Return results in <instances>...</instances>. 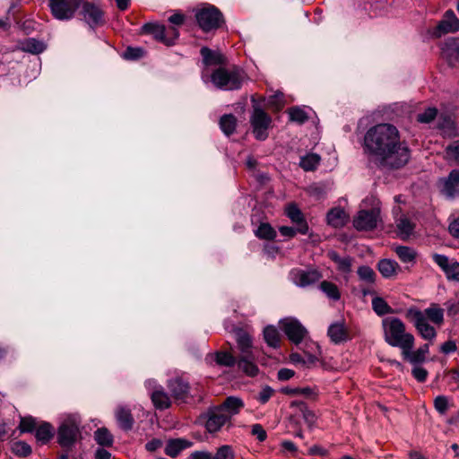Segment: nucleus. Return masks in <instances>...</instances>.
Masks as SVG:
<instances>
[{"label":"nucleus","mask_w":459,"mask_h":459,"mask_svg":"<svg viewBox=\"0 0 459 459\" xmlns=\"http://www.w3.org/2000/svg\"><path fill=\"white\" fill-rule=\"evenodd\" d=\"M364 152L380 168L398 169L405 166L410 150L401 140L398 129L391 124H378L370 127L364 136Z\"/></svg>","instance_id":"1"},{"label":"nucleus","mask_w":459,"mask_h":459,"mask_svg":"<svg viewBox=\"0 0 459 459\" xmlns=\"http://www.w3.org/2000/svg\"><path fill=\"white\" fill-rule=\"evenodd\" d=\"M384 336L385 342L402 351L414 344V337L407 333L405 325L397 317H388L383 320Z\"/></svg>","instance_id":"2"},{"label":"nucleus","mask_w":459,"mask_h":459,"mask_svg":"<svg viewBox=\"0 0 459 459\" xmlns=\"http://www.w3.org/2000/svg\"><path fill=\"white\" fill-rule=\"evenodd\" d=\"M82 420L79 415L66 416L57 429V442L65 448H71L82 438Z\"/></svg>","instance_id":"3"},{"label":"nucleus","mask_w":459,"mask_h":459,"mask_svg":"<svg viewBox=\"0 0 459 459\" xmlns=\"http://www.w3.org/2000/svg\"><path fill=\"white\" fill-rule=\"evenodd\" d=\"M245 78V73L238 67L230 69L220 67L211 75V80L215 87L224 91L239 89Z\"/></svg>","instance_id":"4"},{"label":"nucleus","mask_w":459,"mask_h":459,"mask_svg":"<svg viewBox=\"0 0 459 459\" xmlns=\"http://www.w3.org/2000/svg\"><path fill=\"white\" fill-rule=\"evenodd\" d=\"M83 0H48L51 14L59 21L74 18Z\"/></svg>","instance_id":"5"},{"label":"nucleus","mask_w":459,"mask_h":459,"mask_svg":"<svg viewBox=\"0 0 459 459\" xmlns=\"http://www.w3.org/2000/svg\"><path fill=\"white\" fill-rule=\"evenodd\" d=\"M195 17L199 26L204 31L215 30L223 22L222 13L214 6L200 9Z\"/></svg>","instance_id":"6"},{"label":"nucleus","mask_w":459,"mask_h":459,"mask_svg":"<svg viewBox=\"0 0 459 459\" xmlns=\"http://www.w3.org/2000/svg\"><path fill=\"white\" fill-rule=\"evenodd\" d=\"M80 7V15L82 17V19L91 29L101 26L105 23L104 13L98 4L83 0Z\"/></svg>","instance_id":"7"},{"label":"nucleus","mask_w":459,"mask_h":459,"mask_svg":"<svg viewBox=\"0 0 459 459\" xmlns=\"http://www.w3.org/2000/svg\"><path fill=\"white\" fill-rule=\"evenodd\" d=\"M250 123L255 138L265 140L268 136L267 129L272 123L270 116L262 108H255L250 118Z\"/></svg>","instance_id":"8"},{"label":"nucleus","mask_w":459,"mask_h":459,"mask_svg":"<svg viewBox=\"0 0 459 459\" xmlns=\"http://www.w3.org/2000/svg\"><path fill=\"white\" fill-rule=\"evenodd\" d=\"M380 211L377 208L361 210L353 219V226L358 230H372L377 226Z\"/></svg>","instance_id":"9"},{"label":"nucleus","mask_w":459,"mask_h":459,"mask_svg":"<svg viewBox=\"0 0 459 459\" xmlns=\"http://www.w3.org/2000/svg\"><path fill=\"white\" fill-rule=\"evenodd\" d=\"M408 317L413 323L415 328L420 336L428 341H432L437 335V332L433 326H431L427 320L424 319L423 316L419 309H410L408 311Z\"/></svg>","instance_id":"10"},{"label":"nucleus","mask_w":459,"mask_h":459,"mask_svg":"<svg viewBox=\"0 0 459 459\" xmlns=\"http://www.w3.org/2000/svg\"><path fill=\"white\" fill-rule=\"evenodd\" d=\"M440 193L447 199H455L459 196V170L453 169L446 178L438 181Z\"/></svg>","instance_id":"11"},{"label":"nucleus","mask_w":459,"mask_h":459,"mask_svg":"<svg viewBox=\"0 0 459 459\" xmlns=\"http://www.w3.org/2000/svg\"><path fill=\"white\" fill-rule=\"evenodd\" d=\"M205 429L209 433L218 432L229 421V417L218 406L210 408L204 415Z\"/></svg>","instance_id":"12"},{"label":"nucleus","mask_w":459,"mask_h":459,"mask_svg":"<svg viewBox=\"0 0 459 459\" xmlns=\"http://www.w3.org/2000/svg\"><path fill=\"white\" fill-rule=\"evenodd\" d=\"M280 325L289 340L295 344L301 342L307 333L306 328L295 318H285Z\"/></svg>","instance_id":"13"},{"label":"nucleus","mask_w":459,"mask_h":459,"mask_svg":"<svg viewBox=\"0 0 459 459\" xmlns=\"http://www.w3.org/2000/svg\"><path fill=\"white\" fill-rule=\"evenodd\" d=\"M145 386L152 392L151 399L156 409L164 410L170 406V398L163 388L156 384L153 379L145 382Z\"/></svg>","instance_id":"14"},{"label":"nucleus","mask_w":459,"mask_h":459,"mask_svg":"<svg viewBox=\"0 0 459 459\" xmlns=\"http://www.w3.org/2000/svg\"><path fill=\"white\" fill-rule=\"evenodd\" d=\"M435 263L444 271L446 278L459 283V263L443 255H433Z\"/></svg>","instance_id":"15"},{"label":"nucleus","mask_w":459,"mask_h":459,"mask_svg":"<svg viewBox=\"0 0 459 459\" xmlns=\"http://www.w3.org/2000/svg\"><path fill=\"white\" fill-rule=\"evenodd\" d=\"M291 281L299 287H307L322 278V274L317 270L304 271L301 269H293L290 271Z\"/></svg>","instance_id":"16"},{"label":"nucleus","mask_w":459,"mask_h":459,"mask_svg":"<svg viewBox=\"0 0 459 459\" xmlns=\"http://www.w3.org/2000/svg\"><path fill=\"white\" fill-rule=\"evenodd\" d=\"M459 30V19L453 11H446L444 19L438 23L435 34L440 37L442 34Z\"/></svg>","instance_id":"17"},{"label":"nucleus","mask_w":459,"mask_h":459,"mask_svg":"<svg viewBox=\"0 0 459 459\" xmlns=\"http://www.w3.org/2000/svg\"><path fill=\"white\" fill-rule=\"evenodd\" d=\"M414 344H411L409 348H404L402 351L403 357L407 359L410 363L416 365L420 364L426 360V356L429 351V346L428 343L420 347L417 351H412Z\"/></svg>","instance_id":"18"},{"label":"nucleus","mask_w":459,"mask_h":459,"mask_svg":"<svg viewBox=\"0 0 459 459\" xmlns=\"http://www.w3.org/2000/svg\"><path fill=\"white\" fill-rule=\"evenodd\" d=\"M286 213L291 221L297 224L299 233L305 235L308 232V225L300 209L296 204H289L286 208Z\"/></svg>","instance_id":"19"},{"label":"nucleus","mask_w":459,"mask_h":459,"mask_svg":"<svg viewBox=\"0 0 459 459\" xmlns=\"http://www.w3.org/2000/svg\"><path fill=\"white\" fill-rule=\"evenodd\" d=\"M235 340L238 345V349L240 351V355L249 356L253 352V343L250 334L240 328H237L234 331Z\"/></svg>","instance_id":"20"},{"label":"nucleus","mask_w":459,"mask_h":459,"mask_svg":"<svg viewBox=\"0 0 459 459\" xmlns=\"http://www.w3.org/2000/svg\"><path fill=\"white\" fill-rule=\"evenodd\" d=\"M143 31L151 33L154 39L164 43L167 46L173 45V39H168L166 36V28L163 25L155 23H146L143 26Z\"/></svg>","instance_id":"21"},{"label":"nucleus","mask_w":459,"mask_h":459,"mask_svg":"<svg viewBox=\"0 0 459 459\" xmlns=\"http://www.w3.org/2000/svg\"><path fill=\"white\" fill-rule=\"evenodd\" d=\"M229 417V420L244 407V402L237 396L228 397L221 405L218 406Z\"/></svg>","instance_id":"22"},{"label":"nucleus","mask_w":459,"mask_h":459,"mask_svg":"<svg viewBox=\"0 0 459 459\" xmlns=\"http://www.w3.org/2000/svg\"><path fill=\"white\" fill-rule=\"evenodd\" d=\"M115 417L119 428L128 431L133 429L134 420L128 408L123 406L118 407L116 411Z\"/></svg>","instance_id":"23"},{"label":"nucleus","mask_w":459,"mask_h":459,"mask_svg":"<svg viewBox=\"0 0 459 459\" xmlns=\"http://www.w3.org/2000/svg\"><path fill=\"white\" fill-rule=\"evenodd\" d=\"M255 356L254 353L249 356L240 355L237 364L238 368L249 377H255L258 373V367L255 363Z\"/></svg>","instance_id":"24"},{"label":"nucleus","mask_w":459,"mask_h":459,"mask_svg":"<svg viewBox=\"0 0 459 459\" xmlns=\"http://www.w3.org/2000/svg\"><path fill=\"white\" fill-rule=\"evenodd\" d=\"M193 446V442L185 439V438H175L169 440L165 453L167 455L170 457H176L179 455L181 451L186 448L191 447Z\"/></svg>","instance_id":"25"},{"label":"nucleus","mask_w":459,"mask_h":459,"mask_svg":"<svg viewBox=\"0 0 459 459\" xmlns=\"http://www.w3.org/2000/svg\"><path fill=\"white\" fill-rule=\"evenodd\" d=\"M377 269L384 278H393L400 272L399 264L391 259H382L377 264Z\"/></svg>","instance_id":"26"},{"label":"nucleus","mask_w":459,"mask_h":459,"mask_svg":"<svg viewBox=\"0 0 459 459\" xmlns=\"http://www.w3.org/2000/svg\"><path fill=\"white\" fill-rule=\"evenodd\" d=\"M327 223L333 228H341L345 225L348 216L342 208L335 207L327 212Z\"/></svg>","instance_id":"27"},{"label":"nucleus","mask_w":459,"mask_h":459,"mask_svg":"<svg viewBox=\"0 0 459 459\" xmlns=\"http://www.w3.org/2000/svg\"><path fill=\"white\" fill-rule=\"evenodd\" d=\"M420 313L427 322L429 320L433 324L440 325L444 321V310L437 304H432L423 311L420 310Z\"/></svg>","instance_id":"28"},{"label":"nucleus","mask_w":459,"mask_h":459,"mask_svg":"<svg viewBox=\"0 0 459 459\" xmlns=\"http://www.w3.org/2000/svg\"><path fill=\"white\" fill-rule=\"evenodd\" d=\"M328 335L332 342L340 343L348 339V333L343 324H332L328 328Z\"/></svg>","instance_id":"29"},{"label":"nucleus","mask_w":459,"mask_h":459,"mask_svg":"<svg viewBox=\"0 0 459 459\" xmlns=\"http://www.w3.org/2000/svg\"><path fill=\"white\" fill-rule=\"evenodd\" d=\"M290 407L299 409V411L302 413L305 422L309 428H312L315 425L316 416L312 411L307 409V406L305 403L301 401H293L290 403Z\"/></svg>","instance_id":"30"},{"label":"nucleus","mask_w":459,"mask_h":459,"mask_svg":"<svg viewBox=\"0 0 459 459\" xmlns=\"http://www.w3.org/2000/svg\"><path fill=\"white\" fill-rule=\"evenodd\" d=\"M201 55L204 58V62L208 65H221L224 63V56L217 51H212L208 48H202Z\"/></svg>","instance_id":"31"},{"label":"nucleus","mask_w":459,"mask_h":459,"mask_svg":"<svg viewBox=\"0 0 459 459\" xmlns=\"http://www.w3.org/2000/svg\"><path fill=\"white\" fill-rule=\"evenodd\" d=\"M54 435V429L49 423L44 422L36 429L35 437L39 442L45 444L48 442Z\"/></svg>","instance_id":"32"},{"label":"nucleus","mask_w":459,"mask_h":459,"mask_svg":"<svg viewBox=\"0 0 459 459\" xmlns=\"http://www.w3.org/2000/svg\"><path fill=\"white\" fill-rule=\"evenodd\" d=\"M95 441L101 446H111L114 442L112 434L107 428H100L94 432Z\"/></svg>","instance_id":"33"},{"label":"nucleus","mask_w":459,"mask_h":459,"mask_svg":"<svg viewBox=\"0 0 459 459\" xmlns=\"http://www.w3.org/2000/svg\"><path fill=\"white\" fill-rule=\"evenodd\" d=\"M169 387L172 394L177 399L184 398L188 392V385L181 379H174L169 381Z\"/></svg>","instance_id":"34"},{"label":"nucleus","mask_w":459,"mask_h":459,"mask_svg":"<svg viewBox=\"0 0 459 459\" xmlns=\"http://www.w3.org/2000/svg\"><path fill=\"white\" fill-rule=\"evenodd\" d=\"M236 126L237 119L231 114L223 115L220 119V127L226 135L233 134L236 129Z\"/></svg>","instance_id":"35"},{"label":"nucleus","mask_w":459,"mask_h":459,"mask_svg":"<svg viewBox=\"0 0 459 459\" xmlns=\"http://www.w3.org/2000/svg\"><path fill=\"white\" fill-rule=\"evenodd\" d=\"M328 256L333 260L338 266V269L342 272L347 273L351 271V259L349 256L341 257L336 252L331 251L328 253Z\"/></svg>","instance_id":"36"},{"label":"nucleus","mask_w":459,"mask_h":459,"mask_svg":"<svg viewBox=\"0 0 459 459\" xmlns=\"http://www.w3.org/2000/svg\"><path fill=\"white\" fill-rule=\"evenodd\" d=\"M264 338L271 347L276 348L280 343V333L274 326L269 325L264 328Z\"/></svg>","instance_id":"37"},{"label":"nucleus","mask_w":459,"mask_h":459,"mask_svg":"<svg viewBox=\"0 0 459 459\" xmlns=\"http://www.w3.org/2000/svg\"><path fill=\"white\" fill-rule=\"evenodd\" d=\"M394 251L399 259L403 263H411L415 260L416 252L409 247L398 246Z\"/></svg>","instance_id":"38"},{"label":"nucleus","mask_w":459,"mask_h":459,"mask_svg":"<svg viewBox=\"0 0 459 459\" xmlns=\"http://www.w3.org/2000/svg\"><path fill=\"white\" fill-rule=\"evenodd\" d=\"M255 233L257 238L266 240H272L276 237V231L269 223H261Z\"/></svg>","instance_id":"39"},{"label":"nucleus","mask_w":459,"mask_h":459,"mask_svg":"<svg viewBox=\"0 0 459 459\" xmlns=\"http://www.w3.org/2000/svg\"><path fill=\"white\" fill-rule=\"evenodd\" d=\"M320 289L331 299L338 300L341 297L337 286L331 281H323L320 283Z\"/></svg>","instance_id":"40"},{"label":"nucleus","mask_w":459,"mask_h":459,"mask_svg":"<svg viewBox=\"0 0 459 459\" xmlns=\"http://www.w3.org/2000/svg\"><path fill=\"white\" fill-rule=\"evenodd\" d=\"M372 308L378 316H384L392 312L391 307L380 297L372 299Z\"/></svg>","instance_id":"41"},{"label":"nucleus","mask_w":459,"mask_h":459,"mask_svg":"<svg viewBox=\"0 0 459 459\" xmlns=\"http://www.w3.org/2000/svg\"><path fill=\"white\" fill-rule=\"evenodd\" d=\"M397 230L400 237L405 239L411 234L413 225L407 218L402 217L397 221Z\"/></svg>","instance_id":"42"},{"label":"nucleus","mask_w":459,"mask_h":459,"mask_svg":"<svg viewBox=\"0 0 459 459\" xmlns=\"http://www.w3.org/2000/svg\"><path fill=\"white\" fill-rule=\"evenodd\" d=\"M320 158L318 155L311 153L301 158L299 165L305 170H313L319 164Z\"/></svg>","instance_id":"43"},{"label":"nucleus","mask_w":459,"mask_h":459,"mask_svg":"<svg viewBox=\"0 0 459 459\" xmlns=\"http://www.w3.org/2000/svg\"><path fill=\"white\" fill-rule=\"evenodd\" d=\"M445 159L449 162L459 163V140L446 148Z\"/></svg>","instance_id":"44"},{"label":"nucleus","mask_w":459,"mask_h":459,"mask_svg":"<svg viewBox=\"0 0 459 459\" xmlns=\"http://www.w3.org/2000/svg\"><path fill=\"white\" fill-rule=\"evenodd\" d=\"M438 127L445 136L453 137L456 135L454 121L450 117H443L438 124Z\"/></svg>","instance_id":"45"},{"label":"nucleus","mask_w":459,"mask_h":459,"mask_svg":"<svg viewBox=\"0 0 459 459\" xmlns=\"http://www.w3.org/2000/svg\"><path fill=\"white\" fill-rule=\"evenodd\" d=\"M237 359L230 352L221 351L216 353V362L219 365L231 367L237 363Z\"/></svg>","instance_id":"46"},{"label":"nucleus","mask_w":459,"mask_h":459,"mask_svg":"<svg viewBox=\"0 0 459 459\" xmlns=\"http://www.w3.org/2000/svg\"><path fill=\"white\" fill-rule=\"evenodd\" d=\"M212 458L213 459H235V454L230 446L223 445L217 449V451Z\"/></svg>","instance_id":"47"},{"label":"nucleus","mask_w":459,"mask_h":459,"mask_svg":"<svg viewBox=\"0 0 459 459\" xmlns=\"http://www.w3.org/2000/svg\"><path fill=\"white\" fill-rule=\"evenodd\" d=\"M289 116L291 121H295L299 124L304 123L308 118L305 110L298 107L290 108Z\"/></svg>","instance_id":"48"},{"label":"nucleus","mask_w":459,"mask_h":459,"mask_svg":"<svg viewBox=\"0 0 459 459\" xmlns=\"http://www.w3.org/2000/svg\"><path fill=\"white\" fill-rule=\"evenodd\" d=\"M437 115V109L435 108H429L425 109L422 113L418 114L417 121L420 123H430L433 121Z\"/></svg>","instance_id":"49"},{"label":"nucleus","mask_w":459,"mask_h":459,"mask_svg":"<svg viewBox=\"0 0 459 459\" xmlns=\"http://www.w3.org/2000/svg\"><path fill=\"white\" fill-rule=\"evenodd\" d=\"M24 49L33 54H39L44 51L45 45L42 42L38 41L34 39H30L26 41Z\"/></svg>","instance_id":"50"},{"label":"nucleus","mask_w":459,"mask_h":459,"mask_svg":"<svg viewBox=\"0 0 459 459\" xmlns=\"http://www.w3.org/2000/svg\"><path fill=\"white\" fill-rule=\"evenodd\" d=\"M36 428V420L32 417L21 418L19 429L21 432H32Z\"/></svg>","instance_id":"51"},{"label":"nucleus","mask_w":459,"mask_h":459,"mask_svg":"<svg viewBox=\"0 0 459 459\" xmlns=\"http://www.w3.org/2000/svg\"><path fill=\"white\" fill-rule=\"evenodd\" d=\"M13 452L20 456H26L31 453V447L25 442L19 441L13 445Z\"/></svg>","instance_id":"52"},{"label":"nucleus","mask_w":459,"mask_h":459,"mask_svg":"<svg viewBox=\"0 0 459 459\" xmlns=\"http://www.w3.org/2000/svg\"><path fill=\"white\" fill-rule=\"evenodd\" d=\"M448 398L445 395H438L434 400L435 409L440 413L445 414L448 410Z\"/></svg>","instance_id":"53"},{"label":"nucleus","mask_w":459,"mask_h":459,"mask_svg":"<svg viewBox=\"0 0 459 459\" xmlns=\"http://www.w3.org/2000/svg\"><path fill=\"white\" fill-rule=\"evenodd\" d=\"M282 393L288 395H304L306 397H308L312 395L313 390L310 387H304V388H290L286 387L282 389Z\"/></svg>","instance_id":"54"},{"label":"nucleus","mask_w":459,"mask_h":459,"mask_svg":"<svg viewBox=\"0 0 459 459\" xmlns=\"http://www.w3.org/2000/svg\"><path fill=\"white\" fill-rule=\"evenodd\" d=\"M358 274L359 278L368 282H373L375 281L376 273L368 266H361L358 270Z\"/></svg>","instance_id":"55"},{"label":"nucleus","mask_w":459,"mask_h":459,"mask_svg":"<svg viewBox=\"0 0 459 459\" xmlns=\"http://www.w3.org/2000/svg\"><path fill=\"white\" fill-rule=\"evenodd\" d=\"M143 50L141 48H127L123 56L127 60H136L143 56Z\"/></svg>","instance_id":"56"},{"label":"nucleus","mask_w":459,"mask_h":459,"mask_svg":"<svg viewBox=\"0 0 459 459\" xmlns=\"http://www.w3.org/2000/svg\"><path fill=\"white\" fill-rule=\"evenodd\" d=\"M411 374L413 377L419 382H424L428 377V371L419 364L414 365Z\"/></svg>","instance_id":"57"},{"label":"nucleus","mask_w":459,"mask_h":459,"mask_svg":"<svg viewBox=\"0 0 459 459\" xmlns=\"http://www.w3.org/2000/svg\"><path fill=\"white\" fill-rule=\"evenodd\" d=\"M251 434L255 436L258 441L263 442L266 439L267 434L261 424H254L251 426Z\"/></svg>","instance_id":"58"},{"label":"nucleus","mask_w":459,"mask_h":459,"mask_svg":"<svg viewBox=\"0 0 459 459\" xmlns=\"http://www.w3.org/2000/svg\"><path fill=\"white\" fill-rule=\"evenodd\" d=\"M273 394V389L270 386H264L258 394L257 399L261 403H266Z\"/></svg>","instance_id":"59"},{"label":"nucleus","mask_w":459,"mask_h":459,"mask_svg":"<svg viewBox=\"0 0 459 459\" xmlns=\"http://www.w3.org/2000/svg\"><path fill=\"white\" fill-rule=\"evenodd\" d=\"M302 356L304 357V366L307 367L313 366L319 360V358L316 354H312L307 351H304Z\"/></svg>","instance_id":"60"},{"label":"nucleus","mask_w":459,"mask_h":459,"mask_svg":"<svg viewBox=\"0 0 459 459\" xmlns=\"http://www.w3.org/2000/svg\"><path fill=\"white\" fill-rule=\"evenodd\" d=\"M307 191L310 195H312L317 199L321 198L325 195L324 188L322 186H316V185L309 186Z\"/></svg>","instance_id":"61"},{"label":"nucleus","mask_w":459,"mask_h":459,"mask_svg":"<svg viewBox=\"0 0 459 459\" xmlns=\"http://www.w3.org/2000/svg\"><path fill=\"white\" fill-rule=\"evenodd\" d=\"M213 455L208 451H195L190 455L191 459H213Z\"/></svg>","instance_id":"62"},{"label":"nucleus","mask_w":459,"mask_h":459,"mask_svg":"<svg viewBox=\"0 0 459 459\" xmlns=\"http://www.w3.org/2000/svg\"><path fill=\"white\" fill-rule=\"evenodd\" d=\"M281 234L282 236L288 237V238H293L299 231L296 228L288 227V226H281L279 229Z\"/></svg>","instance_id":"63"},{"label":"nucleus","mask_w":459,"mask_h":459,"mask_svg":"<svg viewBox=\"0 0 459 459\" xmlns=\"http://www.w3.org/2000/svg\"><path fill=\"white\" fill-rule=\"evenodd\" d=\"M449 231L454 237L459 238V217L450 223Z\"/></svg>","instance_id":"64"}]
</instances>
